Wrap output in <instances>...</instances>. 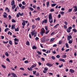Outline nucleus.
Wrapping results in <instances>:
<instances>
[{"label":"nucleus","mask_w":77,"mask_h":77,"mask_svg":"<svg viewBox=\"0 0 77 77\" xmlns=\"http://www.w3.org/2000/svg\"><path fill=\"white\" fill-rule=\"evenodd\" d=\"M72 31L74 32L75 33H76L77 32V30L75 29H74L72 30Z\"/></svg>","instance_id":"14"},{"label":"nucleus","mask_w":77,"mask_h":77,"mask_svg":"<svg viewBox=\"0 0 77 77\" xmlns=\"http://www.w3.org/2000/svg\"><path fill=\"white\" fill-rule=\"evenodd\" d=\"M66 46L67 47V48H69V45H68V44L66 43Z\"/></svg>","instance_id":"34"},{"label":"nucleus","mask_w":77,"mask_h":77,"mask_svg":"<svg viewBox=\"0 0 77 77\" xmlns=\"http://www.w3.org/2000/svg\"><path fill=\"white\" fill-rule=\"evenodd\" d=\"M32 29H35V28H36V26L34 25H32Z\"/></svg>","instance_id":"21"},{"label":"nucleus","mask_w":77,"mask_h":77,"mask_svg":"<svg viewBox=\"0 0 77 77\" xmlns=\"http://www.w3.org/2000/svg\"><path fill=\"white\" fill-rule=\"evenodd\" d=\"M20 69H21V70H23V71H24V68L22 67V68H20Z\"/></svg>","instance_id":"53"},{"label":"nucleus","mask_w":77,"mask_h":77,"mask_svg":"<svg viewBox=\"0 0 77 77\" xmlns=\"http://www.w3.org/2000/svg\"><path fill=\"white\" fill-rule=\"evenodd\" d=\"M19 14L20 16H23V15H24V14H23V12L21 13H21L19 12Z\"/></svg>","instance_id":"19"},{"label":"nucleus","mask_w":77,"mask_h":77,"mask_svg":"<svg viewBox=\"0 0 77 77\" xmlns=\"http://www.w3.org/2000/svg\"><path fill=\"white\" fill-rule=\"evenodd\" d=\"M25 8V6H22L21 8L22 9H24Z\"/></svg>","instance_id":"58"},{"label":"nucleus","mask_w":77,"mask_h":77,"mask_svg":"<svg viewBox=\"0 0 77 77\" xmlns=\"http://www.w3.org/2000/svg\"><path fill=\"white\" fill-rule=\"evenodd\" d=\"M2 68H4L5 69V68H6V66H5V65L2 64Z\"/></svg>","instance_id":"42"},{"label":"nucleus","mask_w":77,"mask_h":77,"mask_svg":"<svg viewBox=\"0 0 77 77\" xmlns=\"http://www.w3.org/2000/svg\"><path fill=\"white\" fill-rule=\"evenodd\" d=\"M39 38L38 37H36L35 38V40L37 41V40H39Z\"/></svg>","instance_id":"45"},{"label":"nucleus","mask_w":77,"mask_h":77,"mask_svg":"<svg viewBox=\"0 0 77 77\" xmlns=\"http://www.w3.org/2000/svg\"><path fill=\"white\" fill-rule=\"evenodd\" d=\"M35 31H36V30H34L32 32H31L32 36H33V35H34V33H36V32H35Z\"/></svg>","instance_id":"6"},{"label":"nucleus","mask_w":77,"mask_h":77,"mask_svg":"<svg viewBox=\"0 0 77 77\" xmlns=\"http://www.w3.org/2000/svg\"><path fill=\"white\" fill-rule=\"evenodd\" d=\"M15 7H16V5H14V6L13 5L12 8V9H14L15 8Z\"/></svg>","instance_id":"16"},{"label":"nucleus","mask_w":77,"mask_h":77,"mask_svg":"<svg viewBox=\"0 0 77 77\" xmlns=\"http://www.w3.org/2000/svg\"><path fill=\"white\" fill-rule=\"evenodd\" d=\"M48 53H50V50L47 51V52L46 53L48 54Z\"/></svg>","instance_id":"56"},{"label":"nucleus","mask_w":77,"mask_h":77,"mask_svg":"<svg viewBox=\"0 0 77 77\" xmlns=\"http://www.w3.org/2000/svg\"><path fill=\"white\" fill-rule=\"evenodd\" d=\"M9 43L10 45H12V42L11 40H9Z\"/></svg>","instance_id":"30"},{"label":"nucleus","mask_w":77,"mask_h":77,"mask_svg":"<svg viewBox=\"0 0 77 77\" xmlns=\"http://www.w3.org/2000/svg\"><path fill=\"white\" fill-rule=\"evenodd\" d=\"M65 12L63 11H61L60 12V14L61 15H63Z\"/></svg>","instance_id":"55"},{"label":"nucleus","mask_w":77,"mask_h":77,"mask_svg":"<svg viewBox=\"0 0 77 77\" xmlns=\"http://www.w3.org/2000/svg\"><path fill=\"white\" fill-rule=\"evenodd\" d=\"M5 55L6 56H9V54H8V53L7 52H6L5 53Z\"/></svg>","instance_id":"25"},{"label":"nucleus","mask_w":77,"mask_h":77,"mask_svg":"<svg viewBox=\"0 0 77 77\" xmlns=\"http://www.w3.org/2000/svg\"><path fill=\"white\" fill-rule=\"evenodd\" d=\"M57 58H60V55H57L56 56Z\"/></svg>","instance_id":"50"},{"label":"nucleus","mask_w":77,"mask_h":77,"mask_svg":"<svg viewBox=\"0 0 77 77\" xmlns=\"http://www.w3.org/2000/svg\"><path fill=\"white\" fill-rule=\"evenodd\" d=\"M32 68H33V66H31L30 68L28 67L27 69L29 71H33V69Z\"/></svg>","instance_id":"7"},{"label":"nucleus","mask_w":77,"mask_h":77,"mask_svg":"<svg viewBox=\"0 0 77 77\" xmlns=\"http://www.w3.org/2000/svg\"><path fill=\"white\" fill-rule=\"evenodd\" d=\"M32 49H37V47H36L35 46H33L32 48Z\"/></svg>","instance_id":"27"},{"label":"nucleus","mask_w":77,"mask_h":77,"mask_svg":"<svg viewBox=\"0 0 77 77\" xmlns=\"http://www.w3.org/2000/svg\"><path fill=\"white\" fill-rule=\"evenodd\" d=\"M45 33V30L44 29V28H42V31L40 32V34L42 36L44 35V33Z\"/></svg>","instance_id":"3"},{"label":"nucleus","mask_w":77,"mask_h":77,"mask_svg":"<svg viewBox=\"0 0 77 77\" xmlns=\"http://www.w3.org/2000/svg\"><path fill=\"white\" fill-rule=\"evenodd\" d=\"M46 65L48 66H49V67H51V66H53V64H50L49 63H46Z\"/></svg>","instance_id":"5"},{"label":"nucleus","mask_w":77,"mask_h":77,"mask_svg":"<svg viewBox=\"0 0 77 77\" xmlns=\"http://www.w3.org/2000/svg\"><path fill=\"white\" fill-rule=\"evenodd\" d=\"M20 14H19V12H18V13H17V18H18V17H20V15H19Z\"/></svg>","instance_id":"47"},{"label":"nucleus","mask_w":77,"mask_h":77,"mask_svg":"<svg viewBox=\"0 0 77 77\" xmlns=\"http://www.w3.org/2000/svg\"><path fill=\"white\" fill-rule=\"evenodd\" d=\"M45 37H43L42 38V42H45Z\"/></svg>","instance_id":"13"},{"label":"nucleus","mask_w":77,"mask_h":77,"mask_svg":"<svg viewBox=\"0 0 77 77\" xmlns=\"http://www.w3.org/2000/svg\"><path fill=\"white\" fill-rule=\"evenodd\" d=\"M9 41H7V42H5V41L3 42V43L4 44H7V43H8V42Z\"/></svg>","instance_id":"49"},{"label":"nucleus","mask_w":77,"mask_h":77,"mask_svg":"<svg viewBox=\"0 0 77 77\" xmlns=\"http://www.w3.org/2000/svg\"><path fill=\"white\" fill-rule=\"evenodd\" d=\"M46 5H47V8H48L49 6V2H46Z\"/></svg>","instance_id":"26"},{"label":"nucleus","mask_w":77,"mask_h":77,"mask_svg":"<svg viewBox=\"0 0 77 77\" xmlns=\"http://www.w3.org/2000/svg\"><path fill=\"white\" fill-rule=\"evenodd\" d=\"M33 74H36V71H33Z\"/></svg>","instance_id":"59"},{"label":"nucleus","mask_w":77,"mask_h":77,"mask_svg":"<svg viewBox=\"0 0 77 77\" xmlns=\"http://www.w3.org/2000/svg\"><path fill=\"white\" fill-rule=\"evenodd\" d=\"M36 76H39V72H37L36 74H35Z\"/></svg>","instance_id":"33"},{"label":"nucleus","mask_w":77,"mask_h":77,"mask_svg":"<svg viewBox=\"0 0 77 77\" xmlns=\"http://www.w3.org/2000/svg\"><path fill=\"white\" fill-rule=\"evenodd\" d=\"M22 25L23 26H24L26 25V23H22Z\"/></svg>","instance_id":"52"},{"label":"nucleus","mask_w":77,"mask_h":77,"mask_svg":"<svg viewBox=\"0 0 77 77\" xmlns=\"http://www.w3.org/2000/svg\"><path fill=\"white\" fill-rule=\"evenodd\" d=\"M15 32H18L19 31V27H18L17 29H14Z\"/></svg>","instance_id":"12"},{"label":"nucleus","mask_w":77,"mask_h":77,"mask_svg":"<svg viewBox=\"0 0 77 77\" xmlns=\"http://www.w3.org/2000/svg\"><path fill=\"white\" fill-rule=\"evenodd\" d=\"M48 69L47 68V67H45V71H47Z\"/></svg>","instance_id":"51"},{"label":"nucleus","mask_w":77,"mask_h":77,"mask_svg":"<svg viewBox=\"0 0 77 77\" xmlns=\"http://www.w3.org/2000/svg\"><path fill=\"white\" fill-rule=\"evenodd\" d=\"M15 25H12L11 26V28L12 29H15Z\"/></svg>","instance_id":"15"},{"label":"nucleus","mask_w":77,"mask_h":77,"mask_svg":"<svg viewBox=\"0 0 77 77\" xmlns=\"http://www.w3.org/2000/svg\"><path fill=\"white\" fill-rule=\"evenodd\" d=\"M72 8H71V9H69L68 10V12H72Z\"/></svg>","instance_id":"17"},{"label":"nucleus","mask_w":77,"mask_h":77,"mask_svg":"<svg viewBox=\"0 0 77 77\" xmlns=\"http://www.w3.org/2000/svg\"><path fill=\"white\" fill-rule=\"evenodd\" d=\"M62 42L61 41H59L58 44H59V45H61L62 44Z\"/></svg>","instance_id":"43"},{"label":"nucleus","mask_w":77,"mask_h":77,"mask_svg":"<svg viewBox=\"0 0 77 77\" xmlns=\"http://www.w3.org/2000/svg\"><path fill=\"white\" fill-rule=\"evenodd\" d=\"M74 11H75V12H77V8L74 9Z\"/></svg>","instance_id":"63"},{"label":"nucleus","mask_w":77,"mask_h":77,"mask_svg":"<svg viewBox=\"0 0 77 77\" xmlns=\"http://www.w3.org/2000/svg\"><path fill=\"white\" fill-rule=\"evenodd\" d=\"M11 21L12 23H15L16 22V20L14 19H12Z\"/></svg>","instance_id":"35"},{"label":"nucleus","mask_w":77,"mask_h":77,"mask_svg":"<svg viewBox=\"0 0 77 77\" xmlns=\"http://www.w3.org/2000/svg\"><path fill=\"white\" fill-rule=\"evenodd\" d=\"M4 14L3 15V17H4L5 18H7V16H8V14L6 12H4Z\"/></svg>","instance_id":"4"},{"label":"nucleus","mask_w":77,"mask_h":77,"mask_svg":"<svg viewBox=\"0 0 77 77\" xmlns=\"http://www.w3.org/2000/svg\"><path fill=\"white\" fill-rule=\"evenodd\" d=\"M54 40V38H51L50 40V42H53V41Z\"/></svg>","instance_id":"31"},{"label":"nucleus","mask_w":77,"mask_h":77,"mask_svg":"<svg viewBox=\"0 0 77 77\" xmlns=\"http://www.w3.org/2000/svg\"><path fill=\"white\" fill-rule=\"evenodd\" d=\"M42 24H44V23H45V24H46L47 23V19H45L42 22Z\"/></svg>","instance_id":"8"},{"label":"nucleus","mask_w":77,"mask_h":77,"mask_svg":"<svg viewBox=\"0 0 77 77\" xmlns=\"http://www.w3.org/2000/svg\"><path fill=\"white\" fill-rule=\"evenodd\" d=\"M67 33H70L71 32V30L68 29H67Z\"/></svg>","instance_id":"24"},{"label":"nucleus","mask_w":77,"mask_h":77,"mask_svg":"<svg viewBox=\"0 0 77 77\" xmlns=\"http://www.w3.org/2000/svg\"><path fill=\"white\" fill-rule=\"evenodd\" d=\"M37 53H38V54H42V53L39 51H37Z\"/></svg>","instance_id":"32"},{"label":"nucleus","mask_w":77,"mask_h":77,"mask_svg":"<svg viewBox=\"0 0 77 77\" xmlns=\"http://www.w3.org/2000/svg\"><path fill=\"white\" fill-rule=\"evenodd\" d=\"M22 6H23V5L21 4H20L19 5V6L20 8H21Z\"/></svg>","instance_id":"46"},{"label":"nucleus","mask_w":77,"mask_h":77,"mask_svg":"<svg viewBox=\"0 0 77 77\" xmlns=\"http://www.w3.org/2000/svg\"><path fill=\"white\" fill-rule=\"evenodd\" d=\"M8 30H9V29L8 28H6L5 30V32H7V31H8Z\"/></svg>","instance_id":"29"},{"label":"nucleus","mask_w":77,"mask_h":77,"mask_svg":"<svg viewBox=\"0 0 77 77\" xmlns=\"http://www.w3.org/2000/svg\"><path fill=\"white\" fill-rule=\"evenodd\" d=\"M69 71L70 72H71V73H74V72H75V71H74V70L72 69H70Z\"/></svg>","instance_id":"9"},{"label":"nucleus","mask_w":77,"mask_h":77,"mask_svg":"<svg viewBox=\"0 0 77 77\" xmlns=\"http://www.w3.org/2000/svg\"><path fill=\"white\" fill-rule=\"evenodd\" d=\"M32 66H33L32 68H35V67H36V64H34L33 65H32Z\"/></svg>","instance_id":"20"},{"label":"nucleus","mask_w":77,"mask_h":77,"mask_svg":"<svg viewBox=\"0 0 77 77\" xmlns=\"http://www.w3.org/2000/svg\"><path fill=\"white\" fill-rule=\"evenodd\" d=\"M56 5V4H53L51 5V6L52 7H54Z\"/></svg>","instance_id":"28"},{"label":"nucleus","mask_w":77,"mask_h":77,"mask_svg":"<svg viewBox=\"0 0 77 77\" xmlns=\"http://www.w3.org/2000/svg\"><path fill=\"white\" fill-rule=\"evenodd\" d=\"M59 25V24H57L55 26H54V28H56V27H57Z\"/></svg>","instance_id":"37"},{"label":"nucleus","mask_w":77,"mask_h":77,"mask_svg":"<svg viewBox=\"0 0 77 77\" xmlns=\"http://www.w3.org/2000/svg\"><path fill=\"white\" fill-rule=\"evenodd\" d=\"M68 29H69V30H71L72 29V27L71 26H69L68 28Z\"/></svg>","instance_id":"61"},{"label":"nucleus","mask_w":77,"mask_h":77,"mask_svg":"<svg viewBox=\"0 0 77 77\" xmlns=\"http://www.w3.org/2000/svg\"><path fill=\"white\" fill-rule=\"evenodd\" d=\"M51 58L53 60H54L56 59V58L54 56H52Z\"/></svg>","instance_id":"41"},{"label":"nucleus","mask_w":77,"mask_h":77,"mask_svg":"<svg viewBox=\"0 0 77 77\" xmlns=\"http://www.w3.org/2000/svg\"><path fill=\"white\" fill-rule=\"evenodd\" d=\"M50 11L51 12H54V9L53 8H51V9H50Z\"/></svg>","instance_id":"36"},{"label":"nucleus","mask_w":77,"mask_h":77,"mask_svg":"<svg viewBox=\"0 0 77 77\" xmlns=\"http://www.w3.org/2000/svg\"><path fill=\"white\" fill-rule=\"evenodd\" d=\"M49 22L51 26H53V25L51 24L53 22V17H52V14H49L48 16Z\"/></svg>","instance_id":"1"},{"label":"nucleus","mask_w":77,"mask_h":77,"mask_svg":"<svg viewBox=\"0 0 77 77\" xmlns=\"http://www.w3.org/2000/svg\"><path fill=\"white\" fill-rule=\"evenodd\" d=\"M64 29H67V26H66V25H64Z\"/></svg>","instance_id":"54"},{"label":"nucleus","mask_w":77,"mask_h":77,"mask_svg":"<svg viewBox=\"0 0 77 77\" xmlns=\"http://www.w3.org/2000/svg\"><path fill=\"white\" fill-rule=\"evenodd\" d=\"M35 20H36V21H37V20H38V21H40V18L38 17L37 18L35 19Z\"/></svg>","instance_id":"23"},{"label":"nucleus","mask_w":77,"mask_h":77,"mask_svg":"<svg viewBox=\"0 0 77 77\" xmlns=\"http://www.w3.org/2000/svg\"><path fill=\"white\" fill-rule=\"evenodd\" d=\"M14 41H17V42H19V39H17V38H15L14 39Z\"/></svg>","instance_id":"22"},{"label":"nucleus","mask_w":77,"mask_h":77,"mask_svg":"<svg viewBox=\"0 0 77 77\" xmlns=\"http://www.w3.org/2000/svg\"><path fill=\"white\" fill-rule=\"evenodd\" d=\"M71 39H72V36L71 35H67V40L69 41L68 43L70 44H72L73 42V40H70Z\"/></svg>","instance_id":"2"},{"label":"nucleus","mask_w":77,"mask_h":77,"mask_svg":"<svg viewBox=\"0 0 77 77\" xmlns=\"http://www.w3.org/2000/svg\"><path fill=\"white\" fill-rule=\"evenodd\" d=\"M8 18H9V20H11L12 17H11V15H9Z\"/></svg>","instance_id":"40"},{"label":"nucleus","mask_w":77,"mask_h":77,"mask_svg":"<svg viewBox=\"0 0 77 77\" xmlns=\"http://www.w3.org/2000/svg\"><path fill=\"white\" fill-rule=\"evenodd\" d=\"M50 32V31L48 30L47 31H46L45 33V34H46H46H48V33H49V32Z\"/></svg>","instance_id":"60"},{"label":"nucleus","mask_w":77,"mask_h":77,"mask_svg":"<svg viewBox=\"0 0 77 77\" xmlns=\"http://www.w3.org/2000/svg\"><path fill=\"white\" fill-rule=\"evenodd\" d=\"M26 45H30V42H29V41H27L26 42Z\"/></svg>","instance_id":"18"},{"label":"nucleus","mask_w":77,"mask_h":77,"mask_svg":"<svg viewBox=\"0 0 77 77\" xmlns=\"http://www.w3.org/2000/svg\"><path fill=\"white\" fill-rule=\"evenodd\" d=\"M45 29H46V31H47V30H48V27H47V26H45Z\"/></svg>","instance_id":"48"},{"label":"nucleus","mask_w":77,"mask_h":77,"mask_svg":"<svg viewBox=\"0 0 77 77\" xmlns=\"http://www.w3.org/2000/svg\"><path fill=\"white\" fill-rule=\"evenodd\" d=\"M62 57H63V58H65L66 57V55H63L62 56Z\"/></svg>","instance_id":"44"},{"label":"nucleus","mask_w":77,"mask_h":77,"mask_svg":"<svg viewBox=\"0 0 77 77\" xmlns=\"http://www.w3.org/2000/svg\"><path fill=\"white\" fill-rule=\"evenodd\" d=\"M11 75H13L14 77H17V75H16V74H15L14 73L11 72Z\"/></svg>","instance_id":"10"},{"label":"nucleus","mask_w":77,"mask_h":77,"mask_svg":"<svg viewBox=\"0 0 77 77\" xmlns=\"http://www.w3.org/2000/svg\"><path fill=\"white\" fill-rule=\"evenodd\" d=\"M63 67V64H62L60 66L59 65V68H62V67Z\"/></svg>","instance_id":"62"},{"label":"nucleus","mask_w":77,"mask_h":77,"mask_svg":"<svg viewBox=\"0 0 77 77\" xmlns=\"http://www.w3.org/2000/svg\"><path fill=\"white\" fill-rule=\"evenodd\" d=\"M15 4V1H14V0H13L11 2V6H14Z\"/></svg>","instance_id":"11"},{"label":"nucleus","mask_w":77,"mask_h":77,"mask_svg":"<svg viewBox=\"0 0 77 77\" xmlns=\"http://www.w3.org/2000/svg\"><path fill=\"white\" fill-rule=\"evenodd\" d=\"M24 63H29V61L27 60H25L24 61Z\"/></svg>","instance_id":"57"},{"label":"nucleus","mask_w":77,"mask_h":77,"mask_svg":"<svg viewBox=\"0 0 77 77\" xmlns=\"http://www.w3.org/2000/svg\"><path fill=\"white\" fill-rule=\"evenodd\" d=\"M29 9H30V10H31V11H33V8L32 7L29 8Z\"/></svg>","instance_id":"39"},{"label":"nucleus","mask_w":77,"mask_h":77,"mask_svg":"<svg viewBox=\"0 0 77 77\" xmlns=\"http://www.w3.org/2000/svg\"><path fill=\"white\" fill-rule=\"evenodd\" d=\"M37 10H40V7L39 6L37 7Z\"/></svg>","instance_id":"64"},{"label":"nucleus","mask_w":77,"mask_h":77,"mask_svg":"<svg viewBox=\"0 0 77 77\" xmlns=\"http://www.w3.org/2000/svg\"><path fill=\"white\" fill-rule=\"evenodd\" d=\"M6 61H8V62H10V60L9 59V58H7L6 60Z\"/></svg>","instance_id":"38"}]
</instances>
